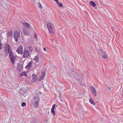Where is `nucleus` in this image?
I'll return each mask as SVG.
<instances>
[{
    "label": "nucleus",
    "instance_id": "nucleus-13",
    "mask_svg": "<svg viewBox=\"0 0 123 123\" xmlns=\"http://www.w3.org/2000/svg\"><path fill=\"white\" fill-rule=\"evenodd\" d=\"M45 75V73L44 72H42V74L40 76L39 79V80L41 81L42 80L44 77Z\"/></svg>",
    "mask_w": 123,
    "mask_h": 123
},
{
    "label": "nucleus",
    "instance_id": "nucleus-29",
    "mask_svg": "<svg viewBox=\"0 0 123 123\" xmlns=\"http://www.w3.org/2000/svg\"><path fill=\"white\" fill-rule=\"evenodd\" d=\"M56 2L57 4H58L59 3L58 0H54Z\"/></svg>",
    "mask_w": 123,
    "mask_h": 123
},
{
    "label": "nucleus",
    "instance_id": "nucleus-12",
    "mask_svg": "<svg viewBox=\"0 0 123 123\" xmlns=\"http://www.w3.org/2000/svg\"><path fill=\"white\" fill-rule=\"evenodd\" d=\"M32 77H33L32 81L35 82L37 80V75L35 74H32Z\"/></svg>",
    "mask_w": 123,
    "mask_h": 123
},
{
    "label": "nucleus",
    "instance_id": "nucleus-1",
    "mask_svg": "<svg viewBox=\"0 0 123 123\" xmlns=\"http://www.w3.org/2000/svg\"><path fill=\"white\" fill-rule=\"evenodd\" d=\"M40 98L38 97L34 96L31 101V104L32 106L35 108H37L39 104Z\"/></svg>",
    "mask_w": 123,
    "mask_h": 123
},
{
    "label": "nucleus",
    "instance_id": "nucleus-14",
    "mask_svg": "<svg viewBox=\"0 0 123 123\" xmlns=\"http://www.w3.org/2000/svg\"><path fill=\"white\" fill-rule=\"evenodd\" d=\"M12 32L11 31H9L7 33V36L8 37H9L12 35Z\"/></svg>",
    "mask_w": 123,
    "mask_h": 123
},
{
    "label": "nucleus",
    "instance_id": "nucleus-4",
    "mask_svg": "<svg viewBox=\"0 0 123 123\" xmlns=\"http://www.w3.org/2000/svg\"><path fill=\"white\" fill-rule=\"evenodd\" d=\"M14 33L13 37L15 40V41L17 42L18 41V38L20 36V32L17 31H14Z\"/></svg>",
    "mask_w": 123,
    "mask_h": 123
},
{
    "label": "nucleus",
    "instance_id": "nucleus-7",
    "mask_svg": "<svg viewBox=\"0 0 123 123\" xmlns=\"http://www.w3.org/2000/svg\"><path fill=\"white\" fill-rule=\"evenodd\" d=\"M23 48L22 46L20 45L16 50V51L19 54H22L23 53Z\"/></svg>",
    "mask_w": 123,
    "mask_h": 123
},
{
    "label": "nucleus",
    "instance_id": "nucleus-34",
    "mask_svg": "<svg viewBox=\"0 0 123 123\" xmlns=\"http://www.w3.org/2000/svg\"><path fill=\"white\" fill-rule=\"evenodd\" d=\"M60 100L61 101L63 102V101H62V99H61Z\"/></svg>",
    "mask_w": 123,
    "mask_h": 123
},
{
    "label": "nucleus",
    "instance_id": "nucleus-23",
    "mask_svg": "<svg viewBox=\"0 0 123 123\" xmlns=\"http://www.w3.org/2000/svg\"><path fill=\"white\" fill-rule=\"evenodd\" d=\"M58 6L60 7H62L63 6L61 2H59L58 4H57Z\"/></svg>",
    "mask_w": 123,
    "mask_h": 123
},
{
    "label": "nucleus",
    "instance_id": "nucleus-11",
    "mask_svg": "<svg viewBox=\"0 0 123 123\" xmlns=\"http://www.w3.org/2000/svg\"><path fill=\"white\" fill-rule=\"evenodd\" d=\"M32 64V61H31L29 62L28 64L26 67V68L27 69H29L31 67V64Z\"/></svg>",
    "mask_w": 123,
    "mask_h": 123
},
{
    "label": "nucleus",
    "instance_id": "nucleus-20",
    "mask_svg": "<svg viewBox=\"0 0 123 123\" xmlns=\"http://www.w3.org/2000/svg\"><path fill=\"white\" fill-rule=\"evenodd\" d=\"M90 4L93 7H94L96 6V4L93 1H91L90 2Z\"/></svg>",
    "mask_w": 123,
    "mask_h": 123
},
{
    "label": "nucleus",
    "instance_id": "nucleus-31",
    "mask_svg": "<svg viewBox=\"0 0 123 123\" xmlns=\"http://www.w3.org/2000/svg\"><path fill=\"white\" fill-rule=\"evenodd\" d=\"M43 50H44V51H45L46 50V49L45 48H43Z\"/></svg>",
    "mask_w": 123,
    "mask_h": 123
},
{
    "label": "nucleus",
    "instance_id": "nucleus-25",
    "mask_svg": "<svg viewBox=\"0 0 123 123\" xmlns=\"http://www.w3.org/2000/svg\"><path fill=\"white\" fill-rule=\"evenodd\" d=\"M26 105V103L24 102H23L21 104V106L23 107L25 106Z\"/></svg>",
    "mask_w": 123,
    "mask_h": 123
},
{
    "label": "nucleus",
    "instance_id": "nucleus-17",
    "mask_svg": "<svg viewBox=\"0 0 123 123\" xmlns=\"http://www.w3.org/2000/svg\"><path fill=\"white\" fill-rule=\"evenodd\" d=\"M23 24L24 25V26L28 28H30V25L28 23H23Z\"/></svg>",
    "mask_w": 123,
    "mask_h": 123
},
{
    "label": "nucleus",
    "instance_id": "nucleus-2",
    "mask_svg": "<svg viewBox=\"0 0 123 123\" xmlns=\"http://www.w3.org/2000/svg\"><path fill=\"white\" fill-rule=\"evenodd\" d=\"M47 26L50 34H55V33L54 27L51 23H48L47 24Z\"/></svg>",
    "mask_w": 123,
    "mask_h": 123
},
{
    "label": "nucleus",
    "instance_id": "nucleus-19",
    "mask_svg": "<svg viewBox=\"0 0 123 123\" xmlns=\"http://www.w3.org/2000/svg\"><path fill=\"white\" fill-rule=\"evenodd\" d=\"M89 101L90 103L93 105H94L95 104L94 101H93L92 98H90L89 99Z\"/></svg>",
    "mask_w": 123,
    "mask_h": 123
},
{
    "label": "nucleus",
    "instance_id": "nucleus-21",
    "mask_svg": "<svg viewBox=\"0 0 123 123\" xmlns=\"http://www.w3.org/2000/svg\"><path fill=\"white\" fill-rule=\"evenodd\" d=\"M23 90L21 88H20L19 89V90L18 91V93L20 94L21 95H23Z\"/></svg>",
    "mask_w": 123,
    "mask_h": 123
},
{
    "label": "nucleus",
    "instance_id": "nucleus-22",
    "mask_svg": "<svg viewBox=\"0 0 123 123\" xmlns=\"http://www.w3.org/2000/svg\"><path fill=\"white\" fill-rule=\"evenodd\" d=\"M23 32L24 34L26 35H28V31L27 30L25 29H24L23 30Z\"/></svg>",
    "mask_w": 123,
    "mask_h": 123
},
{
    "label": "nucleus",
    "instance_id": "nucleus-26",
    "mask_svg": "<svg viewBox=\"0 0 123 123\" xmlns=\"http://www.w3.org/2000/svg\"><path fill=\"white\" fill-rule=\"evenodd\" d=\"M2 45L1 43V40L0 39V50L2 48Z\"/></svg>",
    "mask_w": 123,
    "mask_h": 123
},
{
    "label": "nucleus",
    "instance_id": "nucleus-10",
    "mask_svg": "<svg viewBox=\"0 0 123 123\" xmlns=\"http://www.w3.org/2000/svg\"><path fill=\"white\" fill-rule=\"evenodd\" d=\"M55 104H53V105L52 106V108L51 109V113L53 114L54 115H55V112L54 111V109L55 108Z\"/></svg>",
    "mask_w": 123,
    "mask_h": 123
},
{
    "label": "nucleus",
    "instance_id": "nucleus-28",
    "mask_svg": "<svg viewBox=\"0 0 123 123\" xmlns=\"http://www.w3.org/2000/svg\"><path fill=\"white\" fill-rule=\"evenodd\" d=\"M34 37L35 38H36L37 37V34L35 33H34Z\"/></svg>",
    "mask_w": 123,
    "mask_h": 123
},
{
    "label": "nucleus",
    "instance_id": "nucleus-9",
    "mask_svg": "<svg viewBox=\"0 0 123 123\" xmlns=\"http://www.w3.org/2000/svg\"><path fill=\"white\" fill-rule=\"evenodd\" d=\"M91 88L92 93L94 95V96H96L97 94L95 88L93 86H91Z\"/></svg>",
    "mask_w": 123,
    "mask_h": 123
},
{
    "label": "nucleus",
    "instance_id": "nucleus-18",
    "mask_svg": "<svg viewBox=\"0 0 123 123\" xmlns=\"http://www.w3.org/2000/svg\"><path fill=\"white\" fill-rule=\"evenodd\" d=\"M19 75L20 77H21L23 76H27V74L26 72H23L22 73H21Z\"/></svg>",
    "mask_w": 123,
    "mask_h": 123
},
{
    "label": "nucleus",
    "instance_id": "nucleus-6",
    "mask_svg": "<svg viewBox=\"0 0 123 123\" xmlns=\"http://www.w3.org/2000/svg\"><path fill=\"white\" fill-rule=\"evenodd\" d=\"M4 48L6 51H7L8 53L12 52V50H10V46L7 43H5L4 45Z\"/></svg>",
    "mask_w": 123,
    "mask_h": 123
},
{
    "label": "nucleus",
    "instance_id": "nucleus-8",
    "mask_svg": "<svg viewBox=\"0 0 123 123\" xmlns=\"http://www.w3.org/2000/svg\"><path fill=\"white\" fill-rule=\"evenodd\" d=\"M29 55V54L28 50H25L24 51L23 57L24 58L27 57Z\"/></svg>",
    "mask_w": 123,
    "mask_h": 123
},
{
    "label": "nucleus",
    "instance_id": "nucleus-5",
    "mask_svg": "<svg viewBox=\"0 0 123 123\" xmlns=\"http://www.w3.org/2000/svg\"><path fill=\"white\" fill-rule=\"evenodd\" d=\"M9 54V57L12 63L14 64V60L16 58V56L14 55L12 51L11 52H10Z\"/></svg>",
    "mask_w": 123,
    "mask_h": 123
},
{
    "label": "nucleus",
    "instance_id": "nucleus-24",
    "mask_svg": "<svg viewBox=\"0 0 123 123\" xmlns=\"http://www.w3.org/2000/svg\"><path fill=\"white\" fill-rule=\"evenodd\" d=\"M28 48L29 49V50H30L31 52L32 51V47L30 46L28 47Z\"/></svg>",
    "mask_w": 123,
    "mask_h": 123
},
{
    "label": "nucleus",
    "instance_id": "nucleus-15",
    "mask_svg": "<svg viewBox=\"0 0 123 123\" xmlns=\"http://www.w3.org/2000/svg\"><path fill=\"white\" fill-rule=\"evenodd\" d=\"M18 70L19 71H21L23 68V66L20 64L18 65Z\"/></svg>",
    "mask_w": 123,
    "mask_h": 123
},
{
    "label": "nucleus",
    "instance_id": "nucleus-16",
    "mask_svg": "<svg viewBox=\"0 0 123 123\" xmlns=\"http://www.w3.org/2000/svg\"><path fill=\"white\" fill-rule=\"evenodd\" d=\"M39 56L37 55L35 56V57L34 58V59L36 62H38L39 60Z\"/></svg>",
    "mask_w": 123,
    "mask_h": 123
},
{
    "label": "nucleus",
    "instance_id": "nucleus-3",
    "mask_svg": "<svg viewBox=\"0 0 123 123\" xmlns=\"http://www.w3.org/2000/svg\"><path fill=\"white\" fill-rule=\"evenodd\" d=\"M98 52L100 53L99 55H100L102 58L106 59L107 58L108 56L107 54L104 51L101 50V49H99Z\"/></svg>",
    "mask_w": 123,
    "mask_h": 123
},
{
    "label": "nucleus",
    "instance_id": "nucleus-30",
    "mask_svg": "<svg viewBox=\"0 0 123 123\" xmlns=\"http://www.w3.org/2000/svg\"><path fill=\"white\" fill-rule=\"evenodd\" d=\"M108 90H110L111 89V87H108Z\"/></svg>",
    "mask_w": 123,
    "mask_h": 123
},
{
    "label": "nucleus",
    "instance_id": "nucleus-33",
    "mask_svg": "<svg viewBox=\"0 0 123 123\" xmlns=\"http://www.w3.org/2000/svg\"><path fill=\"white\" fill-rule=\"evenodd\" d=\"M44 121H45V122H47V120H46V119H45V120H44Z\"/></svg>",
    "mask_w": 123,
    "mask_h": 123
},
{
    "label": "nucleus",
    "instance_id": "nucleus-27",
    "mask_svg": "<svg viewBox=\"0 0 123 123\" xmlns=\"http://www.w3.org/2000/svg\"><path fill=\"white\" fill-rule=\"evenodd\" d=\"M38 6L39 7L41 8H42V6L41 5V4L40 3H38Z\"/></svg>",
    "mask_w": 123,
    "mask_h": 123
},
{
    "label": "nucleus",
    "instance_id": "nucleus-32",
    "mask_svg": "<svg viewBox=\"0 0 123 123\" xmlns=\"http://www.w3.org/2000/svg\"><path fill=\"white\" fill-rule=\"evenodd\" d=\"M2 33H4V32L5 31H3V30H2Z\"/></svg>",
    "mask_w": 123,
    "mask_h": 123
}]
</instances>
